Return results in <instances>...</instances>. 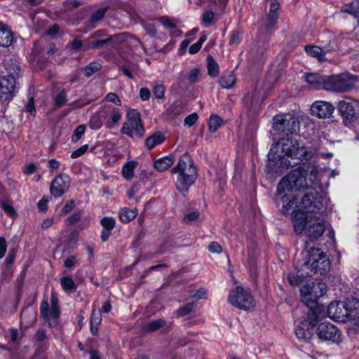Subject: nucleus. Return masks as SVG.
Listing matches in <instances>:
<instances>
[{
	"label": "nucleus",
	"instance_id": "f257e3e1",
	"mask_svg": "<svg viewBox=\"0 0 359 359\" xmlns=\"http://www.w3.org/2000/svg\"><path fill=\"white\" fill-rule=\"evenodd\" d=\"M275 148H280L284 156L290 158L294 161L292 163L285 156H276V151L273 150L274 148H271L268 154L269 163L267 164V168L271 172H277L280 167L287 168L300 164L304 161L310 160L313 156L311 149L304 147L303 144L292 137H280L276 144Z\"/></svg>",
	"mask_w": 359,
	"mask_h": 359
},
{
	"label": "nucleus",
	"instance_id": "f03ea898",
	"mask_svg": "<svg viewBox=\"0 0 359 359\" xmlns=\"http://www.w3.org/2000/svg\"><path fill=\"white\" fill-rule=\"evenodd\" d=\"M307 170L302 167H298L290 171L285 177L281 179L277 187V194L282 200L283 208L291 207L294 204V198L285 191H304L309 189L306 181Z\"/></svg>",
	"mask_w": 359,
	"mask_h": 359
},
{
	"label": "nucleus",
	"instance_id": "7ed1b4c3",
	"mask_svg": "<svg viewBox=\"0 0 359 359\" xmlns=\"http://www.w3.org/2000/svg\"><path fill=\"white\" fill-rule=\"evenodd\" d=\"M171 172L179 174L176 189L182 194L188 191L189 187L194 183L197 177L196 169L193 160L187 152L180 157L177 165L172 169Z\"/></svg>",
	"mask_w": 359,
	"mask_h": 359
},
{
	"label": "nucleus",
	"instance_id": "20e7f679",
	"mask_svg": "<svg viewBox=\"0 0 359 359\" xmlns=\"http://www.w3.org/2000/svg\"><path fill=\"white\" fill-rule=\"evenodd\" d=\"M325 318V312L319 306L313 309H309L306 313V318L302 320L295 329L296 336L301 339L308 340L313 334L315 327L318 323Z\"/></svg>",
	"mask_w": 359,
	"mask_h": 359
},
{
	"label": "nucleus",
	"instance_id": "39448f33",
	"mask_svg": "<svg viewBox=\"0 0 359 359\" xmlns=\"http://www.w3.org/2000/svg\"><path fill=\"white\" fill-rule=\"evenodd\" d=\"M325 293L326 286L322 283L306 284L300 289L302 302L311 309L317 306L321 307L323 312H325V308L317 302V299Z\"/></svg>",
	"mask_w": 359,
	"mask_h": 359
},
{
	"label": "nucleus",
	"instance_id": "423d86ee",
	"mask_svg": "<svg viewBox=\"0 0 359 359\" xmlns=\"http://www.w3.org/2000/svg\"><path fill=\"white\" fill-rule=\"evenodd\" d=\"M326 81V90L346 93L355 87L357 78L349 73H343L327 76Z\"/></svg>",
	"mask_w": 359,
	"mask_h": 359
},
{
	"label": "nucleus",
	"instance_id": "0eeeda50",
	"mask_svg": "<svg viewBox=\"0 0 359 359\" xmlns=\"http://www.w3.org/2000/svg\"><path fill=\"white\" fill-rule=\"evenodd\" d=\"M228 301L233 306L244 311H250L256 305L251 292L241 286H237L230 291Z\"/></svg>",
	"mask_w": 359,
	"mask_h": 359
},
{
	"label": "nucleus",
	"instance_id": "6e6552de",
	"mask_svg": "<svg viewBox=\"0 0 359 359\" xmlns=\"http://www.w3.org/2000/svg\"><path fill=\"white\" fill-rule=\"evenodd\" d=\"M13 70L8 69V76H4L0 78V101L11 100L15 95V78L20 72V67L17 65H13Z\"/></svg>",
	"mask_w": 359,
	"mask_h": 359
},
{
	"label": "nucleus",
	"instance_id": "1a4fd4ad",
	"mask_svg": "<svg viewBox=\"0 0 359 359\" xmlns=\"http://www.w3.org/2000/svg\"><path fill=\"white\" fill-rule=\"evenodd\" d=\"M273 129L280 133H285L286 137H292L299 130V122L292 114L276 115L273 118Z\"/></svg>",
	"mask_w": 359,
	"mask_h": 359
},
{
	"label": "nucleus",
	"instance_id": "9d476101",
	"mask_svg": "<svg viewBox=\"0 0 359 359\" xmlns=\"http://www.w3.org/2000/svg\"><path fill=\"white\" fill-rule=\"evenodd\" d=\"M299 208L306 212H316L323 208V198L321 194L312 189L302 198Z\"/></svg>",
	"mask_w": 359,
	"mask_h": 359
},
{
	"label": "nucleus",
	"instance_id": "9b49d317",
	"mask_svg": "<svg viewBox=\"0 0 359 359\" xmlns=\"http://www.w3.org/2000/svg\"><path fill=\"white\" fill-rule=\"evenodd\" d=\"M317 325L316 333L320 339L334 343L341 341V332L334 325L324 322L318 323Z\"/></svg>",
	"mask_w": 359,
	"mask_h": 359
},
{
	"label": "nucleus",
	"instance_id": "f8f14e48",
	"mask_svg": "<svg viewBox=\"0 0 359 359\" xmlns=\"http://www.w3.org/2000/svg\"><path fill=\"white\" fill-rule=\"evenodd\" d=\"M325 230V224L322 219L313 216L306 217V235L311 241L322 236Z\"/></svg>",
	"mask_w": 359,
	"mask_h": 359
},
{
	"label": "nucleus",
	"instance_id": "ddd939ff",
	"mask_svg": "<svg viewBox=\"0 0 359 359\" xmlns=\"http://www.w3.org/2000/svg\"><path fill=\"white\" fill-rule=\"evenodd\" d=\"M309 252L311 255V260L315 268H316V273L321 275L330 269V262L327 255L319 248H311Z\"/></svg>",
	"mask_w": 359,
	"mask_h": 359
},
{
	"label": "nucleus",
	"instance_id": "4468645a",
	"mask_svg": "<svg viewBox=\"0 0 359 359\" xmlns=\"http://www.w3.org/2000/svg\"><path fill=\"white\" fill-rule=\"evenodd\" d=\"M70 180L68 176L59 175L52 181L50 192L55 198L61 197L69 189Z\"/></svg>",
	"mask_w": 359,
	"mask_h": 359
},
{
	"label": "nucleus",
	"instance_id": "2eb2a0df",
	"mask_svg": "<svg viewBox=\"0 0 359 359\" xmlns=\"http://www.w3.org/2000/svg\"><path fill=\"white\" fill-rule=\"evenodd\" d=\"M349 311L346 303L344 302H333L327 306L325 316L327 315L330 318L343 320L344 317H348Z\"/></svg>",
	"mask_w": 359,
	"mask_h": 359
},
{
	"label": "nucleus",
	"instance_id": "dca6fc26",
	"mask_svg": "<svg viewBox=\"0 0 359 359\" xmlns=\"http://www.w3.org/2000/svg\"><path fill=\"white\" fill-rule=\"evenodd\" d=\"M356 108H359L358 103L350 97H346L338 103L341 115L347 121H351L356 114Z\"/></svg>",
	"mask_w": 359,
	"mask_h": 359
},
{
	"label": "nucleus",
	"instance_id": "f3484780",
	"mask_svg": "<svg viewBox=\"0 0 359 359\" xmlns=\"http://www.w3.org/2000/svg\"><path fill=\"white\" fill-rule=\"evenodd\" d=\"M334 110V107L327 102L316 101L311 107L312 115L320 118H330Z\"/></svg>",
	"mask_w": 359,
	"mask_h": 359
},
{
	"label": "nucleus",
	"instance_id": "a211bd4d",
	"mask_svg": "<svg viewBox=\"0 0 359 359\" xmlns=\"http://www.w3.org/2000/svg\"><path fill=\"white\" fill-rule=\"evenodd\" d=\"M311 259V255L309 250L306 252L305 258L297 263V269L300 271V276L311 277L316 273V268H315Z\"/></svg>",
	"mask_w": 359,
	"mask_h": 359
},
{
	"label": "nucleus",
	"instance_id": "6ab92c4d",
	"mask_svg": "<svg viewBox=\"0 0 359 359\" xmlns=\"http://www.w3.org/2000/svg\"><path fill=\"white\" fill-rule=\"evenodd\" d=\"M128 118L130 122L132 131H135L138 137H143L144 129L141 123L140 114L137 110L133 109L128 113Z\"/></svg>",
	"mask_w": 359,
	"mask_h": 359
},
{
	"label": "nucleus",
	"instance_id": "aec40b11",
	"mask_svg": "<svg viewBox=\"0 0 359 359\" xmlns=\"http://www.w3.org/2000/svg\"><path fill=\"white\" fill-rule=\"evenodd\" d=\"M280 4L278 1H274L271 4L269 13L265 22V27L268 32L273 29L278 19V11Z\"/></svg>",
	"mask_w": 359,
	"mask_h": 359
},
{
	"label": "nucleus",
	"instance_id": "412c9836",
	"mask_svg": "<svg viewBox=\"0 0 359 359\" xmlns=\"http://www.w3.org/2000/svg\"><path fill=\"white\" fill-rule=\"evenodd\" d=\"M327 76H320L318 74L310 73L306 75V81L315 88L325 90Z\"/></svg>",
	"mask_w": 359,
	"mask_h": 359
},
{
	"label": "nucleus",
	"instance_id": "4be33fe9",
	"mask_svg": "<svg viewBox=\"0 0 359 359\" xmlns=\"http://www.w3.org/2000/svg\"><path fill=\"white\" fill-rule=\"evenodd\" d=\"M13 41V35L7 25L0 22V46L8 47Z\"/></svg>",
	"mask_w": 359,
	"mask_h": 359
},
{
	"label": "nucleus",
	"instance_id": "5701e85b",
	"mask_svg": "<svg viewBox=\"0 0 359 359\" xmlns=\"http://www.w3.org/2000/svg\"><path fill=\"white\" fill-rule=\"evenodd\" d=\"M175 162V156L170 154L169 156L160 158L154 163V167L159 172H163L168 170Z\"/></svg>",
	"mask_w": 359,
	"mask_h": 359
},
{
	"label": "nucleus",
	"instance_id": "b1692460",
	"mask_svg": "<svg viewBox=\"0 0 359 359\" xmlns=\"http://www.w3.org/2000/svg\"><path fill=\"white\" fill-rule=\"evenodd\" d=\"M107 107H105L102 110L99 111L90 118V124L92 128L98 129L102 125L103 121L107 116Z\"/></svg>",
	"mask_w": 359,
	"mask_h": 359
},
{
	"label": "nucleus",
	"instance_id": "393cba45",
	"mask_svg": "<svg viewBox=\"0 0 359 359\" xmlns=\"http://www.w3.org/2000/svg\"><path fill=\"white\" fill-rule=\"evenodd\" d=\"M165 140L164 134L161 131H157L146 139L145 144L151 149L155 146L161 144Z\"/></svg>",
	"mask_w": 359,
	"mask_h": 359
},
{
	"label": "nucleus",
	"instance_id": "a878e982",
	"mask_svg": "<svg viewBox=\"0 0 359 359\" xmlns=\"http://www.w3.org/2000/svg\"><path fill=\"white\" fill-rule=\"evenodd\" d=\"M137 215V210L136 208L130 209L128 208H121L118 213V217L122 222L128 223L132 221Z\"/></svg>",
	"mask_w": 359,
	"mask_h": 359
},
{
	"label": "nucleus",
	"instance_id": "bb28decb",
	"mask_svg": "<svg viewBox=\"0 0 359 359\" xmlns=\"http://www.w3.org/2000/svg\"><path fill=\"white\" fill-rule=\"evenodd\" d=\"M341 13H348L355 18H359V0L352 1L351 4L344 5L340 10Z\"/></svg>",
	"mask_w": 359,
	"mask_h": 359
},
{
	"label": "nucleus",
	"instance_id": "cd10ccee",
	"mask_svg": "<svg viewBox=\"0 0 359 359\" xmlns=\"http://www.w3.org/2000/svg\"><path fill=\"white\" fill-rule=\"evenodd\" d=\"M112 39V36H110L109 38L104 39H88L86 43H85V48L84 50L88 49H98L102 47H103L104 45L108 43L109 41H111Z\"/></svg>",
	"mask_w": 359,
	"mask_h": 359
},
{
	"label": "nucleus",
	"instance_id": "c85d7f7f",
	"mask_svg": "<svg viewBox=\"0 0 359 359\" xmlns=\"http://www.w3.org/2000/svg\"><path fill=\"white\" fill-rule=\"evenodd\" d=\"M305 50L309 55L317 57L319 61L323 62L326 59L325 58V52L323 48L316 46H306Z\"/></svg>",
	"mask_w": 359,
	"mask_h": 359
},
{
	"label": "nucleus",
	"instance_id": "c756f323",
	"mask_svg": "<svg viewBox=\"0 0 359 359\" xmlns=\"http://www.w3.org/2000/svg\"><path fill=\"white\" fill-rule=\"evenodd\" d=\"M236 77L232 72L223 75L219 80L220 86L223 88H230L233 86L236 83Z\"/></svg>",
	"mask_w": 359,
	"mask_h": 359
},
{
	"label": "nucleus",
	"instance_id": "7c9ffc66",
	"mask_svg": "<svg viewBox=\"0 0 359 359\" xmlns=\"http://www.w3.org/2000/svg\"><path fill=\"white\" fill-rule=\"evenodd\" d=\"M207 66L210 76L215 77L219 75V65L210 55L207 57Z\"/></svg>",
	"mask_w": 359,
	"mask_h": 359
},
{
	"label": "nucleus",
	"instance_id": "2f4dec72",
	"mask_svg": "<svg viewBox=\"0 0 359 359\" xmlns=\"http://www.w3.org/2000/svg\"><path fill=\"white\" fill-rule=\"evenodd\" d=\"M165 325V321L163 319H158L150 322L144 326V331L146 332H152Z\"/></svg>",
	"mask_w": 359,
	"mask_h": 359
},
{
	"label": "nucleus",
	"instance_id": "473e14b6",
	"mask_svg": "<svg viewBox=\"0 0 359 359\" xmlns=\"http://www.w3.org/2000/svg\"><path fill=\"white\" fill-rule=\"evenodd\" d=\"M224 121L217 115H211L209 118L208 129L210 133L215 132L222 124Z\"/></svg>",
	"mask_w": 359,
	"mask_h": 359
},
{
	"label": "nucleus",
	"instance_id": "72a5a7b5",
	"mask_svg": "<svg viewBox=\"0 0 359 359\" xmlns=\"http://www.w3.org/2000/svg\"><path fill=\"white\" fill-rule=\"evenodd\" d=\"M250 53L257 60H262L266 56V48L264 46H260L255 44L254 47L250 49Z\"/></svg>",
	"mask_w": 359,
	"mask_h": 359
},
{
	"label": "nucleus",
	"instance_id": "f704fd0d",
	"mask_svg": "<svg viewBox=\"0 0 359 359\" xmlns=\"http://www.w3.org/2000/svg\"><path fill=\"white\" fill-rule=\"evenodd\" d=\"M0 206L4 212L11 217H15L17 213L12 205V203L8 200L0 199Z\"/></svg>",
	"mask_w": 359,
	"mask_h": 359
},
{
	"label": "nucleus",
	"instance_id": "c9c22d12",
	"mask_svg": "<svg viewBox=\"0 0 359 359\" xmlns=\"http://www.w3.org/2000/svg\"><path fill=\"white\" fill-rule=\"evenodd\" d=\"M107 115L110 114L111 121L110 122H107L106 124L107 128H111L114 125L119 121L121 118V115L118 111L115 110L114 109H111L110 107H107Z\"/></svg>",
	"mask_w": 359,
	"mask_h": 359
},
{
	"label": "nucleus",
	"instance_id": "e433bc0d",
	"mask_svg": "<svg viewBox=\"0 0 359 359\" xmlns=\"http://www.w3.org/2000/svg\"><path fill=\"white\" fill-rule=\"evenodd\" d=\"M135 167V162L126 163L122 169V175L126 180H130L134 175V169Z\"/></svg>",
	"mask_w": 359,
	"mask_h": 359
},
{
	"label": "nucleus",
	"instance_id": "4c0bfd02",
	"mask_svg": "<svg viewBox=\"0 0 359 359\" xmlns=\"http://www.w3.org/2000/svg\"><path fill=\"white\" fill-rule=\"evenodd\" d=\"M297 270V271L296 274L289 273L287 275V280L290 284L292 286H298L301 285L303 283L304 278H306L300 276V271L298 269Z\"/></svg>",
	"mask_w": 359,
	"mask_h": 359
},
{
	"label": "nucleus",
	"instance_id": "58836bf2",
	"mask_svg": "<svg viewBox=\"0 0 359 359\" xmlns=\"http://www.w3.org/2000/svg\"><path fill=\"white\" fill-rule=\"evenodd\" d=\"M101 68L102 65L100 63L97 62H91L84 68L85 75L87 77H90L93 74L98 72Z\"/></svg>",
	"mask_w": 359,
	"mask_h": 359
},
{
	"label": "nucleus",
	"instance_id": "ea45409f",
	"mask_svg": "<svg viewBox=\"0 0 359 359\" xmlns=\"http://www.w3.org/2000/svg\"><path fill=\"white\" fill-rule=\"evenodd\" d=\"M54 106L55 108H60L65 105L67 102V93L65 90H62L57 94L53 99Z\"/></svg>",
	"mask_w": 359,
	"mask_h": 359
},
{
	"label": "nucleus",
	"instance_id": "a19ab883",
	"mask_svg": "<svg viewBox=\"0 0 359 359\" xmlns=\"http://www.w3.org/2000/svg\"><path fill=\"white\" fill-rule=\"evenodd\" d=\"M60 311L58 305L57 298L52 295L51 297V311L50 312V316L53 318H57L60 316Z\"/></svg>",
	"mask_w": 359,
	"mask_h": 359
},
{
	"label": "nucleus",
	"instance_id": "79ce46f5",
	"mask_svg": "<svg viewBox=\"0 0 359 359\" xmlns=\"http://www.w3.org/2000/svg\"><path fill=\"white\" fill-rule=\"evenodd\" d=\"M107 10L108 7L99 8L97 11H96L91 15L90 22L92 23L99 22L104 17Z\"/></svg>",
	"mask_w": 359,
	"mask_h": 359
},
{
	"label": "nucleus",
	"instance_id": "37998d69",
	"mask_svg": "<svg viewBox=\"0 0 359 359\" xmlns=\"http://www.w3.org/2000/svg\"><path fill=\"white\" fill-rule=\"evenodd\" d=\"M165 90V86L161 82H156L152 90L154 96L158 99L164 97Z\"/></svg>",
	"mask_w": 359,
	"mask_h": 359
},
{
	"label": "nucleus",
	"instance_id": "c03bdc74",
	"mask_svg": "<svg viewBox=\"0 0 359 359\" xmlns=\"http://www.w3.org/2000/svg\"><path fill=\"white\" fill-rule=\"evenodd\" d=\"M207 39V36L205 34H202L200 37V39H198V41L194 43V44H192L190 47H189V52L190 54H196L197 53L201 46H202V44L206 41Z\"/></svg>",
	"mask_w": 359,
	"mask_h": 359
},
{
	"label": "nucleus",
	"instance_id": "a18cd8bd",
	"mask_svg": "<svg viewBox=\"0 0 359 359\" xmlns=\"http://www.w3.org/2000/svg\"><path fill=\"white\" fill-rule=\"evenodd\" d=\"M100 224L104 229L111 231L115 227L116 221L111 217H104L100 220Z\"/></svg>",
	"mask_w": 359,
	"mask_h": 359
},
{
	"label": "nucleus",
	"instance_id": "49530a36",
	"mask_svg": "<svg viewBox=\"0 0 359 359\" xmlns=\"http://www.w3.org/2000/svg\"><path fill=\"white\" fill-rule=\"evenodd\" d=\"M194 303H187L184 306L177 310V314L179 316H184L190 313L194 308Z\"/></svg>",
	"mask_w": 359,
	"mask_h": 359
},
{
	"label": "nucleus",
	"instance_id": "de8ad7c7",
	"mask_svg": "<svg viewBox=\"0 0 359 359\" xmlns=\"http://www.w3.org/2000/svg\"><path fill=\"white\" fill-rule=\"evenodd\" d=\"M293 226L297 233H301L303 231L306 232V217L302 219H295L293 222Z\"/></svg>",
	"mask_w": 359,
	"mask_h": 359
},
{
	"label": "nucleus",
	"instance_id": "09e8293b",
	"mask_svg": "<svg viewBox=\"0 0 359 359\" xmlns=\"http://www.w3.org/2000/svg\"><path fill=\"white\" fill-rule=\"evenodd\" d=\"M61 285L65 290H72L75 288V283L69 277L62 278Z\"/></svg>",
	"mask_w": 359,
	"mask_h": 359
},
{
	"label": "nucleus",
	"instance_id": "8fccbe9b",
	"mask_svg": "<svg viewBox=\"0 0 359 359\" xmlns=\"http://www.w3.org/2000/svg\"><path fill=\"white\" fill-rule=\"evenodd\" d=\"M86 131V126L84 125H79L74 130V133L72 137V140L74 142H78L81 136L84 134Z\"/></svg>",
	"mask_w": 359,
	"mask_h": 359
},
{
	"label": "nucleus",
	"instance_id": "3c124183",
	"mask_svg": "<svg viewBox=\"0 0 359 359\" xmlns=\"http://www.w3.org/2000/svg\"><path fill=\"white\" fill-rule=\"evenodd\" d=\"M85 48L80 36H76L70 44V49L74 51H79L82 47Z\"/></svg>",
	"mask_w": 359,
	"mask_h": 359
},
{
	"label": "nucleus",
	"instance_id": "603ef678",
	"mask_svg": "<svg viewBox=\"0 0 359 359\" xmlns=\"http://www.w3.org/2000/svg\"><path fill=\"white\" fill-rule=\"evenodd\" d=\"M348 317H349L353 324L359 327V309H350Z\"/></svg>",
	"mask_w": 359,
	"mask_h": 359
},
{
	"label": "nucleus",
	"instance_id": "864d4df0",
	"mask_svg": "<svg viewBox=\"0 0 359 359\" xmlns=\"http://www.w3.org/2000/svg\"><path fill=\"white\" fill-rule=\"evenodd\" d=\"M49 304L47 300L42 301L40 306L41 316L45 320H48Z\"/></svg>",
	"mask_w": 359,
	"mask_h": 359
},
{
	"label": "nucleus",
	"instance_id": "5fc2aeb1",
	"mask_svg": "<svg viewBox=\"0 0 359 359\" xmlns=\"http://www.w3.org/2000/svg\"><path fill=\"white\" fill-rule=\"evenodd\" d=\"M81 4V1L79 0H74L72 2L65 1L63 3V5L65 6V12L72 11V10H74V9L78 8L79 6H80Z\"/></svg>",
	"mask_w": 359,
	"mask_h": 359
},
{
	"label": "nucleus",
	"instance_id": "6e6d98bb",
	"mask_svg": "<svg viewBox=\"0 0 359 359\" xmlns=\"http://www.w3.org/2000/svg\"><path fill=\"white\" fill-rule=\"evenodd\" d=\"M81 219V212H75L66 219V224L69 226L78 222Z\"/></svg>",
	"mask_w": 359,
	"mask_h": 359
},
{
	"label": "nucleus",
	"instance_id": "4d7b16f0",
	"mask_svg": "<svg viewBox=\"0 0 359 359\" xmlns=\"http://www.w3.org/2000/svg\"><path fill=\"white\" fill-rule=\"evenodd\" d=\"M215 13L212 11H206L203 14V21L206 25H210L214 18Z\"/></svg>",
	"mask_w": 359,
	"mask_h": 359
},
{
	"label": "nucleus",
	"instance_id": "13d9d810",
	"mask_svg": "<svg viewBox=\"0 0 359 359\" xmlns=\"http://www.w3.org/2000/svg\"><path fill=\"white\" fill-rule=\"evenodd\" d=\"M121 132L123 134H126L130 137H133V131L129 118H128L127 121L123 124V126L121 129Z\"/></svg>",
	"mask_w": 359,
	"mask_h": 359
},
{
	"label": "nucleus",
	"instance_id": "bf43d9fd",
	"mask_svg": "<svg viewBox=\"0 0 359 359\" xmlns=\"http://www.w3.org/2000/svg\"><path fill=\"white\" fill-rule=\"evenodd\" d=\"M199 75V69L197 68L192 69L188 75L187 79L189 83H194L197 81Z\"/></svg>",
	"mask_w": 359,
	"mask_h": 359
},
{
	"label": "nucleus",
	"instance_id": "052dcab7",
	"mask_svg": "<svg viewBox=\"0 0 359 359\" xmlns=\"http://www.w3.org/2000/svg\"><path fill=\"white\" fill-rule=\"evenodd\" d=\"M88 148V144H84V145L81 146V147L76 149L75 151H74L72 153L71 157L72 158H78V157L82 156L83 154H85Z\"/></svg>",
	"mask_w": 359,
	"mask_h": 359
},
{
	"label": "nucleus",
	"instance_id": "680f3d73",
	"mask_svg": "<svg viewBox=\"0 0 359 359\" xmlns=\"http://www.w3.org/2000/svg\"><path fill=\"white\" fill-rule=\"evenodd\" d=\"M241 33L238 30H233L231 34L229 44H237L240 41Z\"/></svg>",
	"mask_w": 359,
	"mask_h": 359
},
{
	"label": "nucleus",
	"instance_id": "e2e57ef3",
	"mask_svg": "<svg viewBox=\"0 0 359 359\" xmlns=\"http://www.w3.org/2000/svg\"><path fill=\"white\" fill-rule=\"evenodd\" d=\"M102 320L100 311L96 312L94 309L91 314L90 324L98 325Z\"/></svg>",
	"mask_w": 359,
	"mask_h": 359
},
{
	"label": "nucleus",
	"instance_id": "0e129e2a",
	"mask_svg": "<svg viewBox=\"0 0 359 359\" xmlns=\"http://www.w3.org/2000/svg\"><path fill=\"white\" fill-rule=\"evenodd\" d=\"M198 118V114L196 113H193L185 118L184 123L185 125H187L189 127H191L196 122Z\"/></svg>",
	"mask_w": 359,
	"mask_h": 359
},
{
	"label": "nucleus",
	"instance_id": "69168bd1",
	"mask_svg": "<svg viewBox=\"0 0 359 359\" xmlns=\"http://www.w3.org/2000/svg\"><path fill=\"white\" fill-rule=\"evenodd\" d=\"M106 100L109 102H114L116 105L120 106L121 104V101L119 99L117 94L114 93H109L106 96Z\"/></svg>",
	"mask_w": 359,
	"mask_h": 359
},
{
	"label": "nucleus",
	"instance_id": "338daca9",
	"mask_svg": "<svg viewBox=\"0 0 359 359\" xmlns=\"http://www.w3.org/2000/svg\"><path fill=\"white\" fill-rule=\"evenodd\" d=\"M199 217V212L197 211L191 212L186 215H184L183 220L186 223H189L192 221L196 220Z\"/></svg>",
	"mask_w": 359,
	"mask_h": 359
},
{
	"label": "nucleus",
	"instance_id": "774afa93",
	"mask_svg": "<svg viewBox=\"0 0 359 359\" xmlns=\"http://www.w3.org/2000/svg\"><path fill=\"white\" fill-rule=\"evenodd\" d=\"M208 249L211 252L213 253H220L222 250V246L215 241L210 243L208 246Z\"/></svg>",
	"mask_w": 359,
	"mask_h": 359
}]
</instances>
